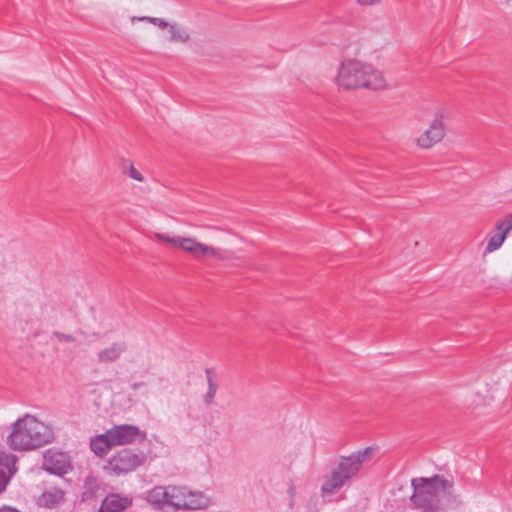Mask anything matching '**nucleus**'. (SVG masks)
Here are the masks:
<instances>
[{
    "label": "nucleus",
    "instance_id": "nucleus-5",
    "mask_svg": "<svg viewBox=\"0 0 512 512\" xmlns=\"http://www.w3.org/2000/svg\"><path fill=\"white\" fill-rule=\"evenodd\" d=\"M155 237L163 242H166L174 247L191 254L196 258L211 256L217 257L218 250L212 246H208L198 242L192 237L170 236L166 233H155Z\"/></svg>",
    "mask_w": 512,
    "mask_h": 512
},
{
    "label": "nucleus",
    "instance_id": "nucleus-4",
    "mask_svg": "<svg viewBox=\"0 0 512 512\" xmlns=\"http://www.w3.org/2000/svg\"><path fill=\"white\" fill-rule=\"evenodd\" d=\"M372 452V448L367 447L350 456L341 457L337 467L325 477L321 487L322 494H331L342 488L349 479L359 472L361 465L372 455Z\"/></svg>",
    "mask_w": 512,
    "mask_h": 512
},
{
    "label": "nucleus",
    "instance_id": "nucleus-7",
    "mask_svg": "<svg viewBox=\"0 0 512 512\" xmlns=\"http://www.w3.org/2000/svg\"><path fill=\"white\" fill-rule=\"evenodd\" d=\"M445 131L444 116L438 112L435 114L429 128L417 138V145L422 149H429L444 138Z\"/></svg>",
    "mask_w": 512,
    "mask_h": 512
},
{
    "label": "nucleus",
    "instance_id": "nucleus-21",
    "mask_svg": "<svg viewBox=\"0 0 512 512\" xmlns=\"http://www.w3.org/2000/svg\"><path fill=\"white\" fill-rule=\"evenodd\" d=\"M170 41L185 43L189 40V35L180 25L172 23L169 27Z\"/></svg>",
    "mask_w": 512,
    "mask_h": 512
},
{
    "label": "nucleus",
    "instance_id": "nucleus-24",
    "mask_svg": "<svg viewBox=\"0 0 512 512\" xmlns=\"http://www.w3.org/2000/svg\"><path fill=\"white\" fill-rule=\"evenodd\" d=\"M52 335L59 341L65 343H73L76 341L75 337L71 334H65L59 331H54Z\"/></svg>",
    "mask_w": 512,
    "mask_h": 512
},
{
    "label": "nucleus",
    "instance_id": "nucleus-8",
    "mask_svg": "<svg viewBox=\"0 0 512 512\" xmlns=\"http://www.w3.org/2000/svg\"><path fill=\"white\" fill-rule=\"evenodd\" d=\"M113 446L127 445L133 443L142 434L139 427L130 424L116 425L108 430Z\"/></svg>",
    "mask_w": 512,
    "mask_h": 512
},
{
    "label": "nucleus",
    "instance_id": "nucleus-27",
    "mask_svg": "<svg viewBox=\"0 0 512 512\" xmlns=\"http://www.w3.org/2000/svg\"><path fill=\"white\" fill-rule=\"evenodd\" d=\"M150 19H154V17H148V16L136 17V16H134L131 18V21L132 22H135V21L150 22Z\"/></svg>",
    "mask_w": 512,
    "mask_h": 512
},
{
    "label": "nucleus",
    "instance_id": "nucleus-9",
    "mask_svg": "<svg viewBox=\"0 0 512 512\" xmlns=\"http://www.w3.org/2000/svg\"><path fill=\"white\" fill-rule=\"evenodd\" d=\"M43 468L51 474L61 476L69 471L70 462L64 453L48 452L44 455Z\"/></svg>",
    "mask_w": 512,
    "mask_h": 512
},
{
    "label": "nucleus",
    "instance_id": "nucleus-10",
    "mask_svg": "<svg viewBox=\"0 0 512 512\" xmlns=\"http://www.w3.org/2000/svg\"><path fill=\"white\" fill-rule=\"evenodd\" d=\"M132 498L118 493L108 494L101 503L98 512H121L132 506Z\"/></svg>",
    "mask_w": 512,
    "mask_h": 512
},
{
    "label": "nucleus",
    "instance_id": "nucleus-11",
    "mask_svg": "<svg viewBox=\"0 0 512 512\" xmlns=\"http://www.w3.org/2000/svg\"><path fill=\"white\" fill-rule=\"evenodd\" d=\"M16 457L12 454H0V494L3 493L15 473Z\"/></svg>",
    "mask_w": 512,
    "mask_h": 512
},
{
    "label": "nucleus",
    "instance_id": "nucleus-19",
    "mask_svg": "<svg viewBox=\"0 0 512 512\" xmlns=\"http://www.w3.org/2000/svg\"><path fill=\"white\" fill-rule=\"evenodd\" d=\"M64 498V492L60 489H52L45 491L39 498L41 505L51 508L56 504L60 503Z\"/></svg>",
    "mask_w": 512,
    "mask_h": 512
},
{
    "label": "nucleus",
    "instance_id": "nucleus-14",
    "mask_svg": "<svg viewBox=\"0 0 512 512\" xmlns=\"http://www.w3.org/2000/svg\"><path fill=\"white\" fill-rule=\"evenodd\" d=\"M126 349L125 342H114L109 347L99 351L98 361L101 363L116 361Z\"/></svg>",
    "mask_w": 512,
    "mask_h": 512
},
{
    "label": "nucleus",
    "instance_id": "nucleus-1",
    "mask_svg": "<svg viewBox=\"0 0 512 512\" xmlns=\"http://www.w3.org/2000/svg\"><path fill=\"white\" fill-rule=\"evenodd\" d=\"M413 494L410 497L412 504L423 512H436L441 508V497L447 505H458L461 503L459 495L454 493L452 480L442 475L432 477L413 478L411 481Z\"/></svg>",
    "mask_w": 512,
    "mask_h": 512
},
{
    "label": "nucleus",
    "instance_id": "nucleus-2",
    "mask_svg": "<svg viewBox=\"0 0 512 512\" xmlns=\"http://www.w3.org/2000/svg\"><path fill=\"white\" fill-rule=\"evenodd\" d=\"M53 438V431L49 426L26 414L12 425L7 444L15 451H29L50 443Z\"/></svg>",
    "mask_w": 512,
    "mask_h": 512
},
{
    "label": "nucleus",
    "instance_id": "nucleus-29",
    "mask_svg": "<svg viewBox=\"0 0 512 512\" xmlns=\"http://www.w3.org/2000/svg\"><path fill=\"white\" fill-rule=\"evenodd\" d=\"M144 386V383L143 382H135L133 384H131V388L133 390H137L139 389L140 387Z\"/></svg>",
    "mask_w": 512,
    "mask_h": 512
},
{
    "label": "nucleus",
    "instance_id": "nucleus-20",
    "mask_svg": "<svg viewBox=\"0 0 512 512\" xmlns=\"http://www.w3.org/2000/svg\"><path fill=\"white\" fill-rule=\"evenodd\" d=\"M498 232L496 234H493L490 236L487 246H486V252L491 253L499 249L503 242L505 241L508 233L504 230H497Z\"/></svg>",
    "mask_w": 512,
    "mask_h": 512
},
{
    "label": "nucleus",
    "instance_id": "nucleus-12",
    "mask_svg": "<svg viewBox=\"0 0 512 512\" xmlns=\"http://www.w3.org/2000/svg\"><path fill=\"white\" fill-rule=\"evenodd\" d=\"M146 500L157 510L168 507V486H156L147 492Z\"/></svg>",
    "mask_w": 512,
    "mask_h": 512
},
{
    "label": "nucleus",
    "instance_id": "nucleus-17",
    "mask_svg": "<svg viewBox=\"0 0 512 512\" xmlns=\"http://www.w3.org/2000/svg\"><path fill=\"white\" fill-rule=\"evenodd\" d=\"M205 376H206L208 389H207V392L205 393V395L203 396V402L206 406H210L214 403V399H215L216 393L218 391L219 384L216 380L215 373H214L213 369L206 368Z\"/></svg>",
    "mask_w": 512,
    "mask_h": 512
},
{
    "label": "nucleus",
    "instance_id": "nucleus-30",
    "mask_svg": "<svg viewBox=\"0 0 512 512\" xmlns=\"http://www.w3.org/2000/svg\"><path fill=\"white\" fill-rule=\"evenodd\" d=\"M288 493L290 494V496H293L295 491H294V488L291 487L289 490H288Z\"/></svg>",
    "mask_w": 512,
    "mask_h": 512
},
{
    "label": "nucleus",
    "instance_id": "nucleus-25",
    "mask_svg": "<svg viewBox=\"0 0 512 512\" xmlns=\"http://www.w3.org/2000/svg\"><path fill=\"white\" fill-rule=\"evenodd\" d=\"M150 23H152L155 26H158L161 29L169 28L170 25H171L168 22H166L164 19H162V18H155V17H154V19H150Z\"/></svg>",
    "mask_w": 512,
    "mask_h": 512
},
{
    "label": "nucleus",
    "instance_id": "nucleus-22",
    "mask_svg": "<svg viewBox=\"0 0 512 512\" xmlns=\"http://www.w3.org/2000/svg\"><path fill=\"white\" fill-rule=\"evenodd\" d=\"M123 172L136 181L142 182L144 179L142 174L129 161L123 164Z\"/></svg>",
    "mask_w": 512,
    "mask_h": 512
},
{
    "label": "nucleus",
    "instance_id": "nucleus-18",
    "mask_svg": "<svg viewBox=\"0 0 512 512\" xmlns=\"http://www.w3.org/2000/svg\"><path fill=\"white\" fill-rule=\"evenodd\" d=\"M186 487L182 486H168V506L182 509V503L185 500Z\"/></svg>",
    "mask_w": 512,
    "mask_h": 512
},
{
    "label": "nucleus",
    "instance_id": "nucleus-15",
    "mask_svg": "<svg viewBox=\"0 0 512 512\" xmlns=\"http://www.w3.org/2000/svg\"><path fill=\"white\" fill-rule=\"evenodd\" d=\"M112 447L114 446L110 440L108 430L103 434L94 436L90 441L91 450L100 457L106 455Z\"/></svg>",
    "mask_w": 512,
    "mask_h": 512
},
{
    "label": "nucleus",
    "instance_id": "nucleus-28",
    "mask_svg": "<svg viewBox=\"0 0 512 512\" xmlns=\"http://www.w3.org/2000/svg\"><path fill=\"white\" fill-rule=\"evenodd\" d=\"M0 512H21L18 509L11 507V506H2L0 507Z\"/></svg>",
    "mask_w": 512,
    "mask_h": 512
},
{
    "label": "nucleus",
    "instance_id": "nucleus-13",
    "mask_svg": "<svg viewBox=\"0 0 512 512\" xmlns=\"http://www.w3.org/2000/svg\"><path fill=\"white\" fill-rule=\"evenodd\" d=\"M185 500L182 509L196 510L204 509L209 505V499L202 492H193L186 487Z\"/></svg>",
    "mask_w": 512,
    "mask_h": 512
},
{
    "label": "nucleus",
    "instance_id": "nucleus-3",
    "mask_svg": "<svg viewBox=\"0 0 512 512\" xmlns=\"http://www.w3.org/2000/svg\"><path fill=\"white\" fill-rule=\"evenodd\" d=\"M337 83L347 90H382L386 87V81L380 71L371 64L355 59L342 63L338 70Z\"/></svg>",
    "mask_w": 512,
    "mask_h": 512
},
{
    "label": "nucleus",
    "instance_id": "nucleus-6",
    "mask_svg": "<svg viewBox=\"0 0 512 512\" xmlns=\"http://www.w3.org/2000/svg\"><path fill=\"white\" fill-rule=\"evenodd\" d=\"M146 460L147 456L141 450L123 449L110 458L109 465L115 474L120 475L135 470Z\"/></svg>",
    "mask_w": 512,
    "mask_h": 512
},
{
    "label": "nucleus",
    "instance_id": "nucleus-16",
    "mask_svg": "<svg viewBox=\"0 0 512 512\" xmlns=\"http://www.w3.org/2000/svg\"><path fill=\"white\" fill-rule=\"evenodd\" d=\"M101 490L99 481L93 475H89L85 478L83 485V492L81 500L83 502H90L98 497V493Z\"/></svg>",
    "mask_w": 512,
    "mask_h": 512
},
{
    "label": "nucleus",
    "instance_id": "nucleus-23",
    "mask_svg": "<svg viewBox=\"0 0 512 512\" xmlns=\"http://www.w3.org/2000/svg\"><path fill=\"white\" fill-rule=\"evenodd\" d=\"M504 229L507 233L512 230V213L506 215L502 220H499L495 226V230Z\"/></svg>",
    "mask_w": 512,
    "mask_h": 512
},
{
    "label": "nucleus",
    "instance_id": "nucleus-26",
    "mask_svg": "<svg viewBox=\"0 0 512 512\" xmlns=\"http://www.w3.org/2000/svg\"><path fill=\"white\" fill-rule=\"evenodd\" d=\"M360 6L366 5H375L380 2V0H356Z\"/></svg>",
    "mask_w": 512,
    "mask_h": 512
}]
</instances>
